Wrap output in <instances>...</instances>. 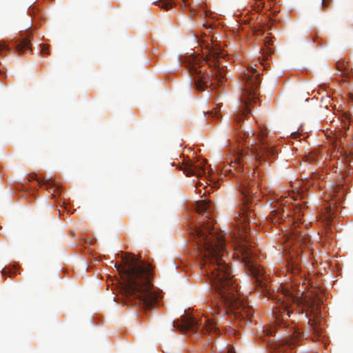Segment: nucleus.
<instances>
[{"instance_id": "7ed1b4c3", "label": "nucleus", "mask_w": 353, "mask_h": 353, "mask_svg": "<svg viewBox=\"0 0 353 353\" xmlns=\"http://www.w3.org/2000/svg\"><path fill=\"white\" fill-rule=\"evenodd\" d=\"M115 267L123 281L120 290L124 303L130 302L145 310L156 307L159 296L153 290L152 268L133 255L126 254L122 256V263Z\"/></svg>"}, {"instance_id": "dca6fc26", "label": "nucleus", "mask_w": 353, "mask_h": 353, "mask_svg": "<svg viewBox=\"0 0 353 353\" xmlns=\"http://www.w3.org/2000/svg\"><path fill=\"white\" fill-rule=\"evenodd\" d=\"M336 68L338 70L343 72L347 68V64L345 63V62H337Z\"/></svg>"}, {"instance_id": "b1692460", "label": "nucleus", "mask_w": 353, "mask_h": 353, "mask_svg": "<svg viewBox=\"0 0 353 353\" xmlns=\"http://www.w3.org/2000/svg\"><path fill=\"white\" fill-rule=\"evenodd\" d=\"M350 99H351V101H352V103H353V94H352V95L350 96Z\"/></svg>"}, {"instance_id": "20e7f679", "label": "nucleus", "mask_w": 353, "mask_h": 353, "mask_svg": "<svg viewBox=\"0 0 353 353\" xmlns=\"http://www.w3.org/2000/svg\"><path fill=\"white\" fill-rule=\"evenodd\" d=\"M241 79V102L242 109L238 110L233 116L232 119L235 123L234 129L236 134L241 139L245 140L248 147L256 159L261 161L262 159L274 158L276 151L266 142V134L261 131L255 137V131L251 127L248 126L246 129H243L241 124L242 120L250 114V105L252 103H256V97L258 94V88L261 83L259 73L254 68L249 67L243 72Z\"/></svg>"}, {"instance_id": "9b49d317", "label": "nucleus", "mask_w": 353, "mask_h": 353, "mask_svg": "<svg viewBox=\"0 0 353 353\" xmlns=\"http://www.w3.org/2000/svg\"><path fill=\"white\" fill-rule=\"evenodd\" d=\"M284 212H285L283 208L281 209L280 208H278L277 209L273 210L270 212L268 220L274 225H276L277 223H281L283 217L285 216Z\"/></svg>"}, {"instance_id": "9d476101", "label": "nucleus", "mask_w": 353, "mask_h": 353, "mask_svg": "<svg viewBox=\"0 0 353 353\" xmlns=\"http://www.w3.org/2000/svg\"><path fill=\"white\" fill-rule=\"evenodd\" d=\"M37 181L38 185L46 186V189L49 190V192L52 197H55L59 194V186L51 179L42 178L35 179Z\"/></svg>"}, {"instance_id": "aec40b11", "label": "nucleus", "mask_w": 353, "mask_h": 353, "mask_svg": "<svg viewBox=\"0 0 353 353\" xmlns=\"http://www.w3.org/2000/svg\"><path fill=\"white\" fill-rule=\"evenodd\" d=\"M265 45H272L273 41L272 39H267L264 41Z\"/></svg>"}, {"instance_id": "f257e3e1", "label": "nucleus", "mask_w": 353, "mask_h": 353, "mask_svg": "<svg viewBox=\"0 0 353 353\" xmlns=\"http://www.w3.org/2000/svg\"><path fill=\"white\" fill-rule=\"evenodd\" d=\"M212 208L210 201L205 199L196 203L197 213L203 217V220L201 221L203 225L194 232L201 259V270L202 273L205 274L225 306L230 308L234 318L239 321L241 326H244L251 322L254 312L238 297L231 268L224 260L226 251L223 235L216 230L209 221Z\"/></svg>"}, {"instance_id": "2eb2a0df", "label": "nucleus", "mask_w": 353, "mask_h": 353, "mask_svg": "<svg viewBox=\"0 0 353 353\" xmlns=\"http://www.w3.org/2000/svg\"><path fill=\"white\" fill-rule=\"evenodd\" d=\"M321 10H325L332 3V0H320Z\"/></svg>"}, {"instance_id": "ddd939ff", "label": "nucleus", "mask_w": 353, "mask_h": 353, "mask_svg": "<svg viewBox=\"0 0 353 353\" xmlns=\"http://www.w3.org/2000/svg\"><path fill=\"white\" fill-rule=\"evenodd\" d=\"M159 6L163 8L165 10H169L172 8L173 3L172 0H165L163 1L159 2Z\"/></svg>"}, {"instance_id": "6e6552de", "label": "nucleus", "mask_w": 353, "mask_h": 353, "mask_svg": "<svg viewBox=\"0 0 353 353\" xmlns=\"http://www.w3.org/2000/svg\"><path fill=\"white\" fill-rule=\"evenodd\" d=\"M230 167L228 170L236 179L238 190L245 199L243 203H248L252 195L257 192L256 183L252 181L250 174L244 173L241 162L234 163Z\"/></svg>"}, {"instance_id": "f03ea898", "label": "nucleus", "mask_w": 353, "mask_h": 353, "mask_svg": "<svg viewBox=\"0 0 353 353\" xmlns=\"http://www.w3.org/2000/svg\"><path fill=\"white\" fill-rule=\"evenodd\" d=\"M281 296L279 298V305L273 310L275 323L263 327V332L267 336L276 337V334H279V336H284L282 339L275 341L272 345L277 350L278 353H285L288 349L294 348L304 339V334L300 332L296 325L289 327V324L285 321V317L290 318L296 314L290 309L292 304L302 303L305 310V317H308V313L314 316V319H309L308 320V332L310 334L319 338L322 331L321 325L317 321L319 316H321L320 307L322 301L316 296L299 299L294 296L288 290H285Z\"/></svg>"}, {"instance_id": "f8f14e48", "label": "nucleus", "mask_w": 353, "mask_h": 353, "mask_svg": "<svg viewBox=\"0 0 353 353\" xmlns=\"http://www.w3.org/2000/svg\"><path fill=\"white\" fill-rule=\"evenodd\" d=\"M15 48L20 54L23 53L26 50H30V41L28 38H23L16 42Z\"/></svg>"}, {"instance_id": "0eeeda50", "label": "nucleus", "mask_w": 353, "mask_h": 353, "mask_svg": "<svg viewBox=\"0 0 353 353\" xmlns=\"http://www.w3.org/2000/svg\"><path fill=\"white\" fill-rule=\"evenodd\" d=\"M216 319H210L205 317L198 322L194 318L185 315L181 316L179 321H174L172 326L179 329L181 332H192L195 334H216L219 331L217 328Z\"/></svg>"}, {"instance_id": "4468645a", "label": "nucleus", "mask_w": 353, "mask_h": 353, "mask_svg": "<svg viewBox=\"0 0 353 353\" xmlns=\"http://www.w3.org/2000/svg\"><path fill=\"white\" fill-rule=\"evenodd\" d=\"M209 114H210L212 117L216 118V119H219L221 117V114H220L219 110H218V108H214L213 110H212L209 112Z\"/></svg>"}, {"instance_id": "39448f33", "label": "nucleus", "mask_w": 353, "mask_h": 353, "mask_svg": "<svg viewBox=\"0 0 353 353\" xmlns=\"http://www.w3.org/2000/svg\"><path fill=\"white\" fill-rule=\"evenodd\" d=\"M253 212L245 206L241 209V212L234 216L235 227L239 232V237L234 238L238 244V250L245 273L254 278L256 290L261 293H265L268 290L267 276L258 264L256 254L245 236L248 232V225L250 224Z\"/></svg>"}, {"instance_id": "412c9836", "label": "nucleus", "mask_w": 353, "mask_h": 353, "mask_svg": "<svg viewBox=\"0 0 353 353\" xmlns=\"http://www.w3.org/2000/svg\"><path fill=\"white\" fill-rule=\"evenodd\" d=\"M349 121H350V125L351 126H353V117H351L349 118Z\"/></svg>"}, {"instance_id": "f3484780", "label": "nucleus", "mask_w": 353, "mask_h": 353, "mask_svg": "<svg viewBox=\"0 0 353 353\" xmlns=\"http://www.w3.org/2000/svg\"><path fill=\"white\" fill-rule=\"evenodd\" d=\"M41 54H48L50 53L48 46L44 44L42 45L41 48Z\"/></svg>"}, {"instance_id": "5701e85b", "label": "nucleus", "mask_w": 353, "mask_h": 353, "mask_svg": "<svg viewBox=\"0 0 353 353\" xmlns=\"http://www.w3.org/2000/svg\"><path fill=\"white\" fill-rule=\"evenodd\" d=\"M293 235L297 236V232L295 230L293 231Z\"/></svg>"}, {"instance_id": "4be33fe9", "label": "nucleus", "mask_w": 353, "mask_h": 353, "mask_svg": "<svg viewBox=\"0 0 353 353\" xmlns=\"http://www.w3.org/2000/svg\"><path fill=\"white\" fill-rule=\"evenodd\" d=\"M2 274L6 275L7 274V270L6 269H3L2 271H1Z\"/></svg>"}, {"instance_id": "393cba45", "label": "nucleus", "mask_w": 353, "mask_h": 353, "mask_svg": "<svg viewBox=\"0 0 353 353\" xmlns=\"http://www.w3.org/2000/svg\"><path fill=\"white\" fill-rule=\"evenodd\" d=\"M228 353H233V351L232 350H228Z\"/></svg>"}, {"instance_id": "bb28decb", "label": "nucleus", "mask_w": 353, "mask_h": 353, "mask_svg": "<svg viewBox=\"0 0 353 353\" xmlns=\"http://www.w3.org/2000/svg\"><path fill=\"white\" fill-rule=\"evenodd\" d=\"M185 0H183V2H185Z\"/></svg>"}, {"instance_id": "a211bd4d", "label": "nucleus", "mask_w": 353, "mask_h": 353, "mask_svg": "<svg viewBox=\"0 0 353 353\" xmlns=\"http://www.w3.org/2000/svg\"><path fill=\"white\" fill-rule=\"evenodd\" d=\"M220 311H221V309H220L219 307L210 309V313L212 314L213 316H215L216 314H219L220 313Z\"/></svg>"}, {"instance_id": "6ab92c4d", "label": "nucleus", "mask_w": 353, "mask_h": 353, "mask_svg": "<svg viewBox=\"0 0 353 353\" xmlns=\"http://www.w3.org/2000/svg\"><path fill=\"white\" fill-rule=\"evenodd\" d=\"M212 57L214 59V61H219V55L216 52H213Z\"/></svg>"}, {"instance_id": "a878e982", "label": "nucleus", "mask_w": 353, "mask_h": 353, "mask_svg": "<svg viewBox=\"0 0 353 353\" xmlns=\"http://www.w3.org/2000/svg\"><path fill=\"white\" fill-rule=\"evenodd\" d=\"M255 1H256V3H258V2H260V1H261V0H255Z\"/></svg>"}, {"instance_id": "1a4fd4ad", "label": "nucleus", "mask_w": 353, "mask_h": 353, "mask_svg": "<svg viewBox=\"0 0 353 353\" xmlns=\"http://www.w3.org/2000/svg\"><path fill=\"white\" fill-rule=\"evenodd\" d=\"M205 160L198 163L187 162L185 164L183 172L188 176L194 175L200 176L205 172Z\"/></svg>"}, {"instance_id": "423d86ee", "label": "nucleus", "mask_w": 353, "mask_h": 353, "mask_svg": "<svg viewBox=\"0 0 353 353\" xmlns=\"http://www.w3.org/2000/svg\"><path fill=\"white\" fill-rule=\"evenodd\" d=\"M183 62L188 69L192 81L197 90L204 91L206 88L213 85V79L223 82L225 72L216 63L212 67L199 56H189Z\"/></svg>"}]
</instances>
